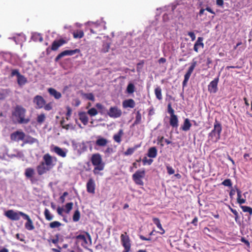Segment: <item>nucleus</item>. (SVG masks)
Returning <instances> with one entry per match:
<instances>
[{
	"label": "nucleus",
	"instance_id": "1",
	"mask_svg": "<svg viewBox=\"0 0 252 252\" xmlns=\"http://www.w3.org/2000/svg\"><path fill=\"white\" fill-rule=\"evenodd\" d=\"M43 161H41L36 167L39 175H42L50 170L55 165L57 162V158L52 157L48 153L43 156Z\"/></svg>",
	"mask_w": 252,
	"mask_h": 252
},
{
	"label": "nucleus",
	"instance_id": "2",
	"mask_svg": "<svg viewBox=\"0 0 252 252\" xmlns=\"http://www.w3.org/2000/svg\"><path fill=\"white\" fill-rule=\"evenodd\" d=\"M26 109L22 106L17 105L11 113V118L15 123L27 124L30 122V119L25 118Z\"/></svg>",
	"mask_w": 252,
	"mask_h": 252
},
{
	"label": "nucleus",
	"instance_id": "3",
	"mask_svg": "<svg viewBox=\"0 0 252 252\" xmlns=\"http://www.w3.org/2000/svg\"><path fill=\"white\" fill-rule=\"evenodd\" d=\"M221 131V125L220 122L216 119L214 124V128L208 134L209 140H211L213 143L217 142L220 138Z\"/></svg>",
	"mask_w": 252,
	"mask_h": 252
},
{
	"label": "nucleus",
	"instance_id": "4",
	"mask_svg": "<svg viewBox=\"0 0 252 252\" xmlns=\"http://www.w3.org/2000/svg\"><path fill=\"white\" fill-rule=\"evenodd\" d=\"M91 162L95 166L93 170L94 174H98L99 171L104 169L105 164L103 162L102 158L99 154H93L91 158Z\"/></svg>",
	"mask_w": 252,
	"mask_h": 252
},
{
	"label": "nucleus",
	"instance_id": "5",
	"mask_svg": "<svg viewBox=\"0 0 252 252\" xmlns=\"http://www.w3.org/2000/svg\"><path fill=\"white\" fill-rule=\"evenodd\" d=\"M77 243H80L84 248H87L88 246L92 243V239L89 233L84 232V234H79L75 237Z\"/></svg>",
	"mask_w": 252,
	"mask_h": 252
},
{
	"label": "nucleus",
	"instance_id": "6",
	"mask_svg": "<svg viewBox=\"0 0 252 252\" xmlns=\"http://www.w3.org/2000/svg\"><path fill=\"white\" fill-rule=\"evenodd\" d=\"M1 150L3 151V153L2 155H0V158L4 159L5 158V156H7L9 158H13L15 157L21 158L24 157V154L22 152L19 151L18 150L14 149L13 150L14 153L12 154H8V148L3 145L1 147Z\"/></svg>",
	"mask_w": 252,
	"mask_h": 252
},
{
	"label": "nucleus",
	"instance_id": "7",
	"mask_svg": "<svg viewBox=\"0 0 252 252\" xmlns=\"http://www.w3.org/2000/svg\"><path fill=\"white\" fill-rule=\"evenodd\" d=\"M121 241L123 246L124 247V251L123 252H128L130 250L131 244L130 239L127 233L125 232L121 235Z\"/></svg>",
	"mask_w": 252,
	"mask_h": 252
},
{
	"label": "nucleus",
	"instance_id": "8",
	"mask_svg": "<svg viewBox=\"0 0 252 252\" xmlns=\"http://www.w3.org/2000/svg\"><path fill=\"white\" fill-rule=\"evenodd\" d=\"M22 214L24 213L20 211L15 212L12 210H9L5 213V215L11 220H18L20 219V216L23 218Z\"/></svg>",
	"mask_w": 252,
	"mask_h": 252
},
{
	"label": "nucleus",
	"instance_id": "9",
	"mask_svg": "<svg viewBox=\"0 0 252 252\" xmlns=\"http://www.w3.org/2000/svg\"><path fill=\"white\" fill-rule=\"evenodd\" d=\"M197 64V62L196 61H194L193 60L192 63H191V65L190 66V67L189 68L187 73L185 74L184 75V79L183 81V83H182V85H183V87H185L187 84V83L189 81V80L190 77V75L191 74V73H192L194 68L195 67L196 65Z\"/></svg>",
	"mask_w": 252,
	"mask_h": 252
},
{
	"label": "nucleus",
	"instance_id": "10",
	"mask_svg": "<svg viewBox=\"0 0 252 252\" xmlns=\"http://www.w3.org/2000/svg\"><path fill=\"white\" fill-rule=\"evenodd\" d=\"M107 114L110 118L116 119L121 116L122 112L117 106H113L109 108Z\"/></svg>",
	"mask_w": 252,
	"mask_h": 252
},
{
	"label": "nucleus",
	"instance_id": "11",
	"mask_svg": "<svg viewBox=\"0 0 252 252\" xmlns=\"http://www.w3.org/2000/svg\"><path fill=\"white\" fill-rule=\"evenodd\" d=\"M219 81V76H218L212 80L208 85V92L211 94H215L218 91V83Z\"/></svg>",
	"mask_w": 252,
	"mask_h": 252
},
{
	"label": "nucleus",
	"instance_id": "12",
	"mask_svg": "<svg viewBox=\"0 0 252 252\" xmlns=\"http://www.w3.org/2000/svg\"><path fill=\"white\" fill-rule=\"evenodd\" d=\"M72 145L74 150H77L78 153L81 154L87 150V146L84 142H76L72 141Z\"/></svg>",
	"mask_w": 252,
	"mask_h": 252
},
{
	"label": "nucleus",
	"instance_id": "13",
	"mask_svg": "<svg viewBox=\"0 0 252 252\" xmlns=\"http://www.w3.org/2000/svg\"><path fill=\"white\" fill-rule=\"evenodd\" d=\"M33 102L35 105L36 109H41L43 107L46 101L43 97L39 95L35 96L33 99Z\"/></svg>",
	"mask_w": 252,
	"mask_h": 252
},
{
	"label": "nucleus",
	"instance_id": "14",
	"mask_svg": "<svg viewBox=\"0 0 252 252\" xmlns=\"http://www.w3.org/2000/svg\"><path fill=\"white\" fill-rule=\"evenodd\" d=\"M80 52V50L78 49H76L75 50H64L60 53L55 58V61L56 62L58 61L60 59H61L62 57L65 56H72L76 53H78Z\"/></svg>",
	"mask_w": 252,
	"mask_h": 252
},
{
	"label": "nucleus",
	"instance_id": "15",
	"mask_svg": "<svg viewBox=\"0 0 252 252\" xmlns=\"http://www.w3.org/2000/svg\"><path fill=\"white\" fill-rule=\"evenodd\" d=\"M25 134L23 131H16L10 135V138L12 140L19 141L24 139Z\"/></svg>",
	"mask_w": 252,
	"mask_h": 252
},
{
	"label": "nucleus",
	"instance_id": "16",
	"mask_svg": "<svg viewBox=\"0 0 252 252\" xmlns=\"http://www.w3.org/2000/svg\"><path fill=\"white\" fill-rule=\"evenodd\" d=\"M87 191L88 192L94 194L95 192V184L93 178H90L86 184Z\"/></svg>",
	"mask_w": 252,
	"mask_h": 252
},
{
	"label": "nucleus",
	"instance_id": "17",
	"mask_svg": "<svg viewBox=\"0 0 252 252\" xmlns=\"http://www.w3.org/2000/svg\"><path fill=\"white\" fill-rule=\"evenodd\" d=\"M23 215V219L27 220V222L25 223V227L28 230H32L34 228V225L33 224L32 220L30 219V217L26 214H22Z\"/></svg>",
	"mask_w": 252,
	"mask_h": 252
},
{
	"label": "nucleus",
	"instance_id": "18",
	"mask_svg": "<svg viewBox=\"0 0 252 252\" xmlns=\"http://www.w3.org/2000/svg\"><path fill=\"white\" fill-rule=\"evenodd\" d=\"M52 151L57 155L62 158H65L66 156V154L68 151L66 149H63L58 146H55L53 148Z\"/></svg>",
	"mask_w": 252,
	"mask_h": 252
},
{
	"label": "nucleus",
	"instance_id": "19",
	"mask_svg": "<svg viewBox=\"0 0 252 252\" xmlns=\"http://www.w3.org/2000/svg\"><path fill=\"white\" fill-rule=\"evenodd\" d=\"M96 140L95 142V145L96 146L98 147H104L108 143V141L107 139L102 137L101 136H97L96 137Z\"/></svg>",
	"mask_w": 252,
	"mask_h": 252
},
{
	"label": "nucleus",
	"instance_id": "20",
	"mask_svg": "<svg viewBox=\"0 0 252 252\" xmlns=\"http://www.w3.org/2000/svg\"><path fill=\"white\" fill-rule=\"evenodd\" d=\"M122 105L124 108H133L135 106V102L132 99H128L123 101Z\"/></svg>",
	"mask_w": 252,
	"mask_h": 252
},
{
	"label": "nucleus",
	"instance_id": "21",
	"mask_svg": "<svg viewBox=\"0 0 252 252\" xmlns=\"http://www.w3.org/2000/svg\"><path fill=\"white\" fill-rule=\"evenodd\" d=\"M203 38L202 37H198L196 41L195 42L193 46V50L196 52H198V48H204V43H203Z\"/></svg>",
	"mask_w": 252,
	"mask_h": 252
},
{
	"label": "nucleus",
	"instance_id": "22",
	"mask_svg": "<svg viewBox=\"0 0 252 252\" xmlns=\"http://www.w3.org/2000/svg\"><path fill=\"white\" fill-rule=\"evenodd\" d=\"M48 92L50 95L53 96L56 99H59L62 97L61 93L54 88H50L48 89Z\"/></svg>",
	"mask_w": 252,
	"mask_h": 252
},
{
	"label": "nucleus",
	"instance_id": "23",
	"mask_svg": "<svg viewBox=\"0 0 252 252\" xmlns=\"http://www.w3.org/2000/svg\"><path fill=\"white\" fill-rule=\"evenodd\" d=\"M64 43H65V41L63 39L55 40L52 43L51 49L53 51H56Z\"/></svg>",
	"mask_w": 252,
	"mask_h": 252
},
{
	"label": "nucleus",
	"instance_id": "24",
	"mask_svg": "<svg viewBox=\"0 0 252 252\" xmlns=\"http://www.w3.org/2000/svg\"><path fill=\"white\" fill-rule=\"evenodd\" d=\"M87 24L89 26H91V24H92L94 25L93 27L95 28L102 27L104 29H105V22L102 20L100 21H97L95 22H88Z\"/></svg>",
	"mask_w": 252,
	"mask_h": 252
},
{
	"label": "nucleus",
	"instance_id": "25",
	"mask_svg": "<svg viewBox=\"0 0 252 252\" xmlns=\"http://www.w3.org/2000/svg\"><path fill=\"white\" fill-rule=\"evenodd\" d=\"M153 221L157 225V227L160 229V231L158 232L160 234H163L165 233V230L162 227L159 219L157 218H153Z\"/></svg>",
	"mask_w": 252,
	"mask_h": 252
},
{
	"label": "nucleus",
	"instance_id": "26",
	"mask_svg": "<svg viewBox=\"0 0 252 252\" xmlns=\"http://www.w3.org/2000/svg\"><path fill=\"white\" fill-rule=\"evenodd\" d=\"M158 154V150L155 147H152L149 149L147 156L150 158H155Z\"/></svg>",
	"mask_w": 252,
	"mask_h": 252
},
{
	"label": "nucleus",
	"instance_id": "27",
	"mask_svg": "<svg viewBox=\"0 0 252 252\" xmlns=\"http://www.w3.org/2000/svg\"><path fill=\"white\" fill-rule=\"evenodd\" d=\"M23 141L24 144L22 145V146H23L24 144H32L34 143L38 142V140L37 139L34 138L30 135H28L27 136H25V137L24 138Z\"/></svg>",
	"mask_w": 252,
	"mask_h": 252
},
{
	"label": "nucleus",
	"instance_id": "28",
	"mask_svg": "<svg viewBox=\"0 0 252 252\" xmlns=\"http://www.w3.org/2000/svg\"><path fill=\"white\" fill-rule=\"evenodd\" d=\"M10 38L13 39L17 44H20L21 42L25 41L26 40L25 35L22 33L18 34V37H13Z\"/></svg>",
	"mask_w": 252,
	"mask_h": 252
},
{
	"label": "nucleus",
	"instance_id": "29",
	"mask_svg": "<svg viewBox=\"0 0 252 252\" xmlns=\"http://www.w3.org/2000/svg\"><path fill=\"white\" fill-rule=\"evenodd\" d=\"M124 134L123 130L120 129L117 133L115 134L113 136L114 140L118 143H120L122 140L121 137Z\"/></svg>",
	"mask_w": 252,
	"mask_h": 252
},
{
	"label": "nucleus",
	"instance_id": "30",
	"mask_svg": "<svg viewBox=\"0 0 252 252\" xmlns=\"http://www.w3.org/2000/svg\"><path fill=\"white\" fill-rule=\"evenodd\" d=\"M191 124L189 119L187 118L184 120V124L181 126V128L183 131H187L189 130Z\"/></svg>",
	"mask_w": 252,
	"mask_h": 252
},
{
	"label": "nucleus",
	"instance_id": "31",
	"mask_svg": "<svg viewBox=\"0 0 252 252\" xmlns=\"http://www.w3.org/2000/svg\"><path fill=\"white\" fill-rule=\"evenodd\" d=\"M79 119L84 125L86 126L88 123V117L85 112H80L79 113Z\"/></svg>",
	"mask_w": 252,
	"mask_h": 252
},
{
	"label": "nucleus",
	"instance_id": "32",
	"mask_svg": "<svg viewBox=\"0 0 252 252\" xmlns=\"http://www.w3.org/2000/svg\"><path fill=\"white\" fill-rule=\"evenodd\" d=\"M170 125L173 127L178 126V119L176 115L171 116L170 118Z\"/></svg>",
	"mask_w": 252,
	"mask_h": 252
},
{
	"label": "nucleus",
	"instance_id": "33",
	"mask_svg": "<svg viewBox=\"0 0 252 252\" xmlns=\"http://www.w3.org/2000/svg\"><path fill=\"white\" fill-rule=\"evenodd\" d=\"M145 171L144 170H137L132 175V178L142 179L145 177Z\"/></svg>",
	"mask_w": 252,
	"mask_h": 252
},
{
	"label": "nucleus",
	"instance_id": "34",
	"mask_svg": "<svg viewBox=\"0 0 252 252\" xmlns=\"http://www.w3.org/2000/svg\"><path fill=\"white\" fill-rule=\"evenodd\" d=\"M34 174V170L32 168L29 167V168H27L25 169V175L27 178H28V179L32 178L33 177Z\"/></svg>",
	"mask_w": 252,
	"mask_h": 252
},
{
	"label": "nucleus",
	"instance_id": "35",
	"mask_svg": "<svg viewBox=\"0 0 252 252\" xmlns=\"http://www.w3.org/2000/svg\"><path fill=\"white\" fill-rule=\"evenodd\" d=\"M27 82V79L24 75L20 74L17 77V83L19 86H23Z\"/></svg>",
	"mask_w": 252,
	"mask_h": 252
},
{
	"label": "nucleus",
	"instance_id": "36",
	"mask_svg": "<svg viewBox=\"0 0 252 252\" xmlns=\"http://www.w3.org/2000/svg\"><path fill=\"white\" fill-rule=\"evenodd\" d=\"M32 39L34 41L42 42L43 41V38L42 35L39 33L34 32L32 33Z\"/></svg>",
	"mask_w": 252,
	"mask_h": 252
},
{
	"label": "nucleus",
	"instance_id": "37",
	"mask_svg": "<svg viewBox=\"0 0 252 252\" xmlns=\"http://www.w3.org/2000/svg\"><path fill=\"white\" fill-rule=\"evenodd\" d=\"M155 94L156 98L160 100L162 99V96L161 94V89L160 87L158 86L155 89Z\"/></svg>",
	"mask_w": 252,
	"mask_h": 252
},
{
	"label": "nucleus",
	"instance_id": "38",
	"mask_svg": "<svg viewBox=\"0 0 252 252\" xmlns=\"http://www.w3.org/2000/svg\"><path fill=\"white\" fill-rule=\"evenodd\" d=\"M44 214L45 219L47 220L50 221L53 219L54 216L50 213L49 210L48 209L46 208L45 209Z\"/></svg>",
	"mask_w": 252,
	"mask_h": 252
},
{
	"label": "nucleus",
	"instance_id": "39",
	"mask_svg": "<svg viewBox=\"0 0 252 252\" xmlns=\"http://www.w3.org/2000/svg\"><path fill=\"white\" fill-rule=\"evenodd\" d=\"M141 114L139 111H138L136 114L135 120L134 122L133 125H136L141 123Z\"/></svg>",
	"mask_w": 252,
	"mask_h": 252
},
{
	"label": "nucleus",
	"instance_id": "40",
	"mask_svg": "<svg viewBox=\"0 0 252 252\" xmlns=\"http://www.w3.org/2000/svg\"><path fill=\"white\" fill-rule=\"evenodd\" d=\"M139 146H135L133 148H129L127 149L126 151L125 152L124 154L125 156H129L131 155L134 151L136 150L137 148H138Z\"/></svg>",
	"mask_w": 252,
	"mask_h": 252
},
{
	"label": "nucleus",
	"instance_id": "41",
	"mask_svg": "<svg viewBox=\"0 0 252 252\" xmlns=\"http://www.w3.org/2000/svg\"><path fill=\"white\" fill-rule=\"evenodd\" d=\"M110 44L108 42H104L102 45L101 51L103 53H106L108 52L110 49Z\"/></svg>",
	"mask_w": 252,
	"mask_h": 252
},
{
	"label": "nucleus",
	"instance_id": "42",
	"mask_svg": "<svg viewBox=\"0 0 252 252\" xmlns=\"http://www.w3.org/2000/svg\"><path fill=\"white\" fill-rule=\"evenodd\" d=\"M135 91V86L132 83H129L126 88V92L128 94H131Z\"/></svg>",
	"mask_w": 252,
	"mask_h": 252
},
{
	"label": "nucleus",
	"instance_id": "43",
	"mask_svg": "<svg viewBox=\"0 0 252 252\" xmlns=\"http://www.w3.org/2000/svg\"><path fill=\"white\" fill-rule=\"evenodd\" d=\"M95 106L96 107V108L98 109H99V112L101 114H104L106 111V108L103 105H102L101 104H100L99 103H96L95 105Z\"/></svg>",
	"mask_w": 252,
	"mask_h": 252
},
{
	"label": "nucleus",
	"instance_id": "44",
	"mask_svg": "<svg viewBox=\"0 0 252 252\" xmlns=\"http://www.w3.org/2000/svg\"><path fill=\"white\" fill-rule=\"evenodd\" d=\"M46 117L44 114L41 113L38 115L36 121L38 124H41L45 120Z\"/></svg>",
	"mask_w": 252,
	"mask_h": 252
},
{
	"label": "nucleus",
	"instance_id": "45",
	"mask_svg": "<svg viewBox=\"0 0 252 252\" xmlns=\"http://www.w3.org/2000/svg\"><path fill=\"white\" fill-rule=\"evenodd\" d=\"M80 218V214L79 210H77L75 211L73 216V220L74 222H77L79 221Z\"/></svg>",
	"mask_w": 252,
	"mask_h": 252
},
{
	"label": "nucleus",
	"instance_id": "46",
	"mask_svg": "<svg viewBox=\"0 0 252 252\" xmlns=\"http://www.w3.org/2000/svg\"><path fill=\"white\" fill-rule=\"evenodd\" d=\"M221 185L226 186L228 187L229 188H232V183L231 182V180L230 179H227L224 180L222 183Z\"/></svg>",
	"mask_w": 252,
	"mask_h": 252
},
{
	"label": "nucleus",
	"instance_id": "47",
	"mask_svg": "<svg viewBox=\"0 0 252 252\" xmlns=\"http://www.w3.org/2000/svg\"><path fill=\"white\" fill-rule=\"evenodd\" d=\"M62 225V223L58 221H53L49 224V226L51 228H58Z\"/></svg>",
	"mask_w": 252,
	"mask_h": 252
},
{
	"label": "nucleus",
	"instance_id": "48",
	"mask_svg": "<svg viewBox=\"0 0 252 252\" xmlns=\"http://www.w3.org/2000/svg\"><path fill=\"white\" fill-rule=\"evenodd\" d=\"M241 208L244 212H248L250 215H252V208L247 206H241Z\"/></svg>",
	"mask_w": 252,
	"mask_h": 252
},
{
	"label": "nucleus",
	"instance_id": "49",
	"mask_svg": "<svg viewBox=\"0 0 252 252\" xmlns=\"http://www.w3.org/2000/svg\"><path fill=\"white\" fill-rule=\"evenodd\" d=\"M87 113L90 116L93 117L96 115L98 112L95 108H92L88 111Z\"/></svg>",
	"mask_w": 252,
	"mask_h": 252
},
{
	"label": "nucleus",
	"instance_id": "50",
	"mask_svg": "<svg viewBox=\"0 0 252 252\" xmlns=\"http://www.w3.org/2000/svg\"><path fill=\"white\" fill-rule=\"evenodd\" d=\"M84 36V32L82 31H79L73 33V37L75 38H81Z\"/></svg>",
	"mask_w": 252,
	"mask_h": 252
},
{
	"label": "nucleus",
	"instance_id": "51",
	"mask_svg": "<svg viewBox=\"0 0 252 252\" xmlns=\"http://www.w3.org/2000/svg\"><path fill=\"white\" fill-rule=\"evenodd\" d=\"M142 162L143 165H145L146 164L151 165L153 162V160L151 158L148 159L146 157H144L142 159Z\"/></svg>",
	"mask_w": 252,
	"mask_h": 252
},
{
	"label": "nucleus",
	"instance_id": "52",
	"mask_svg": "<svg viewBox=\"0 0 252 252\" xmlns=\"http://www.w3.org/2000/svg\"><path fill=\"white\" fill-rule=\"evenodd\" d=\"M144 63V60L141 61L137 64L136 70L137 72H140L143 68Z\"/></svg>",
	"mask_w": 252,
	"mask_h": 252
},
{
	"label": "nucleus",
	"instance_id": "53",
	"mask_svg": "<svg viewBox=\"0 0 252 252\" xmlns=\"http://www.w3.org/2000/svg\"><path fill=\"white\" fill-rule=\"evenodd\" d=\"M73 206V203L72 202H69L66 204L65 207L66 209V212L67 213H68L72 209Z\"/></svg>",
	"mask_w": 252,
	"mask_h": 252
},
{
	"label": "nucleus",
	"instance_id": "54",
	"mask_svg": "<svg viewBox=\"0 0 252 252\" xmlns=\"http://www.w3.org/2000/svg\"><path fill=\"white\" fill-rule=\"evenodd\" d=\"M167 109H168V112L169 114H170V116L175 115L174 114V110L172 108L171 103H168V106H167Z\"/></svg>",
	"mask_w": 252,
	"mask_h": 252
},
{
	"label": "nucleus",
	"instance_id": "55",
	"mask_svg": "<svg viewBox=\"0 0 252 252\" xmlns=\"http://www.w3.org/2000/svg\"><path fill=\"white\" fill-rule=\"evenodd\" d=\"M44 109L46 111H50L52 109L53 105L52 102H49L47 104H45V105L43 106Z\"/></svg>",
	"mask_w": 252,
	"mask_h": 252
},
{
	"label": "nucleus",
	"instance_id": "56",
	"mask_svg": "<svg viewBox=\"0 0 252 252\" xmlns=\"http://www.w3.org/2000/svg\"><path fill=\"white\" fill-rule=\"evenodd\" d=\"M132 179L135 183L138 185L143 186L144 185V183L142 179L132 178Z\"/></svg>",
	"mask_w": 252,
	"mask_h": 252
},
{
	"label": "nucleus",
	"instance_id": "57",
	"mask_svg": "<svg viewBox=\"0 0 252 252\" xmlns=\"http://www.w3.org/2000/svg\"><path fill=\"white\" fill-rule=\"evenodd\" d=\"M21 74L18 69H13L11 71V76L13 77L16 76L18 77Z\"/></svg>",
	"mask_w": 252,
	"mask_h": 252
},
{
	"label": "nucleus",
	"instance_id": "58",
	"mask_svg": "<svg viewBox=\"0 0 252 252\" xmlns=\"http://www.w3.org/2000/svg\"><path fill=\"white\" fill-rule=\"evenodd\" d=\"M166 169H167V173L169 175H172L175 172L174 169L171 166H170L169 165L166 166Z\"/></svg>",
	"mask_w": 252,
	"mask_h": 252
},
{
	"label": "nucleus",
	"instance_id": "59",
	"mask_svg": "<svg viewBox=\"0 0 252 252\" xmlns=\"http://www.w3.org/2000/svg\"><path fill=\"white\" fill-rule=\"evenodd\" d=\"M68 194V192L65 191L64 192L62 195L60 197V200L63 203L65 201V197Z\"/></svg>",
	"mask_w": 252,
	"mask_h": 252
},
{
	"label": "nucleus",
	"instance_id": "60",
	"mask_svg": "<svg viewBox=\"0 0 252 252\" xmlns=\"http://www.w3.org/2000/svg\"><path fill=\"white\" fill-rule=\"evenodd\" d=\"M85 95H86V98L88 99L92 100L93 101H94L95 98H94V95H93V94H92V93L87 94H86Z\"/></svg>",
	"mask_w": 252,
	"mask_h": 252
},
{
	"label": "nucleus",
	"instance_id": "61",
	"mask_svg": "<svg viewBox=\"0 0 252 252\" xmlns=\"http://www.w3.org/2000/svg\"><path fill=\"white\" fill-rule=\"evenodd\" d=\"M188 34L191 38L192 41H194L195 39V35L193 32H188Z\"/></svg>",
	"mask_w": 252,
	"mask_h": 252
},
{
	"label": "nucleus",
	"instance_id": "62",
	"mask_svg": "<svg viewBox=\"0 0 252 252\" xmlns=\"http://www.w3.org/2000/svg\"><path fill=\"white\" fill-rule=\"evenodd\" d=\"M242 242L244 243L249 248L250 247V244L249 242L246 240L244 237H242L241 239Z\"/></svg>",
	"mask_w": 252,
	"mask_h": 252
},
{
	"label": "nucleus",
	"instance_id": "63",
	"mask_svg": "<svg viewBox=\"0 0 252 252\" xmlns=\"http://www.w3.org/2000/svg\"><path fill=\"white\" fill-rule=\"evenodd\" d=\"M66 110H67V112H66V116L70 117L71 114L72 110L70 108V107L69 106L66 107Z\"/></svg>",
	"mask_w": 252,
	"mask_h": 252
},
{
	"label": "nucleus",
	"instance_id": "64",
	"mask_svg": "<svg viewBox=\"0 0 252 252\" xmlns=\"http://www.w3.org/2000/svg\"><path fill=\"white\" fill-rule=\"evenodd\" d=\"M216 4L218 6H221V7L223 6V4H224L223 0H217Z\"/></svg>",
	"mask_w": 252,
	"mask_h": 252
}]
</instances>
